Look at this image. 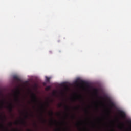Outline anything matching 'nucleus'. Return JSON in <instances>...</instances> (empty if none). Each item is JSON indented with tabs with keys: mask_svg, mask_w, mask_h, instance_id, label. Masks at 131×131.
<instances>
[{
	"mask_svg": "<svg viewBox=\"0 0 131 131\" xmlns=\"http://www.w3.org/2000/svg\"><path fill=\"white\" fill-rule=\"evenodd\" d=\"M5 100H2L0 101V109H3L5 107Z\"/></svg>",
	"mask_w": 131,
	"mask_h": 131,
	"instance_id": "5",
	"label": "nucleus"
},
{
	"mask_svg": "<svg viewBox=\"0 0 131 131\" xmlns=\"http://www.w3.org/2000/svg\"><path fill=\"white\" fill-rule=\"evenodd\" d=\"M46 79L47 82H50V80L51 79V78L48 77H46Z\"/></svg>",
	"mask_w": 131,
	"mask_h": 131,
	"instance_id": "8",
	"label": "nucleus"
},
{
	"mask_svg": "<svg viewBox=\"0 0 131 131\" xmlns=\"http://www.w3.org/2000/svg\"><path fill=\"white\" fill-rule=\"evenodd\" d=\"M31 98L32 99V101L34 104H37L38 103V100H37V97H36V95L33 93H31Z\"/></svg>",
	"mask_w": 131,
	"mask_h": 131,
	"instance_id": "2",
	"label": "nucleus"
},
{
	"mask_svg": "<svg viewBox=\"0 0 131 131\" xmlns=\"http://www.w3.org/2000/svg\"><path fill=\"white\" fill-rule=\"evenodd\" d=\"M20 94L21 93L19 89H17L15 92H14V100L15 102H17V103H20V99L19 98Z\"/></svg>",
	"mask_w": 131,
	"mask_h": 131,
	"instance_id": "1",
	"label": "nucleus"
},
{
	"mask_svg": "<svg viewBox=\"0 0 131 131\" xmlns=\"http://www.w3.org/2000/svg\"><path fill=\"white\" fill-rule=\"evenodd\" d=\"M58 115H61V114H60V113H59V114H58Z\"/></svg>",
	"mask_w": 131,
	"mask_h": 131,
	"instance_id": "27",
	"label": "nucleus"
},
{
	"mask_svg": "<svg viewBox=\"0 0 131 131\" xmlns=\"http://www.w3.org/2000/svg\"><path fill=\"white\" fill-rule=\"evenodd\" d=\"M7 108L9 110L10 112H12L13 111V108H14V105H13V103H10Z\"/></svg>",
	"mask_w": 131,
	"mask_h": 131,
	"instance_id": "4",
	"label": "nucleus"
},
{
	"mask_svg": "<svg viewBox=\"0 0 131 131\" xmlns=\"http://www.w3.org/2000/svg\"><path fill=\"white\" fill-rule=\"evenodd\" d=\"M57 130L61 131V129H58Z\"/></svg>",
	"mask_w": 131,
	"mask_h": 131,
	"instance_id": "24",
	"label": "nucleus"
},
{
	"mask_svg": "<svg viewBox=\"0 0 131 131\" xmlns=\"http://www.w3.org/2000/svg\"><path fill=\"white\" fill-rule=\"evenodd\" d=\"M50 115H51V116H53V114H54V113L53 112V111H51V112H50Z\"/></svg>",
	"mask_w": 131,
	"mask_h": 131,
	"instance_id": "15",
	"label": "nucleus"
},
{
	"mask_svg": "<svg viewBox=\"0 0 131 131\" xmlns=\"http://www.w3.org/2000/svg\"><path fill=\"white\" fill-rule=\"evenodd\" d=\"M47 105H48V106H49V103H47Z\"/></svg>",
	"mask_w": 131,
	"mask_h": 131,
	"instance_id": "26",
	"label": "nucleus"
},
{
	"mask_svg": "<svg viewBox=\"0 0 131 131\" xmlns=\"http://www.w3.org/2000/svg\"><path fill=\"white\" fill-rule=\"evenodd\" d=\"M112 131H114V130H113Z\"/></svg>",
	"mask_w": 131,
	"mask_h": 131,
	"instance_id": "31",
	"label": "nucleus"
},
{
	"mask_svg": "<svg viewBox=\"0 0 131 131\" xmlns=\"http://www.w3.org/2000/svg\"><path fill=\"white\" fill-rule=\"evenodd\" d=\"M9 125H10V126H12V125H13V123H12V122H10V123H9Z\"/></svg>",
	"mask_w": 131,
	"mask_h": 131,
	"instance_id": "17",
	"label": "nucleus"
},
{
	"mask_svg": "<svg viewBox=\"0 0 131 131\" xmlns=\"http://www.w3.org/2000/svg\"><path fill=\"white\" fill-rule=\"evenodd\" d=\"M42 108H43V105H42Z\"/></svg>",
	"mask_w": 131,
	"mask_h": 131,
	"instance_id": "28",
	"label": "nucleus"
},
{
	"mask_svg": "<svg viewBox=\"0 0 131 131\" xmlns=\"http://www.w3.org/2000/svg\"><path fill=\"white\" fill-rule=\"evenodd\" d=\"M54 121L57 123V121L56 120H54Z\"/></svg>",
	"mask_w": 131,
	"mask_h": 131,
	"instance_id": "25",
	"label": "nucleus"
},
{
	"mask_svg": "<svg viewBox=\"0 0 131 131\" xmlns=\"http://www.w3.org/2000/svg\"><path fill=\"white\" fill-rule=\"evenodd\" d=\"M72 118H75V117L74 116H72Z\"/></svg>",
	"mask_w": 131,
	"mask_h": 131,
	"instance_id": "21",
	"label": "nucleus"
},
{
	"mask_svg": "<svg viewBox=\"0 0 131 131\" xmlns=\"http://www.w3.org/2000/svg\"><path fill=\"white\" fill-rule=\"evenodd\" d=\"M65 108L66 109V110H69V107H68V106L65 105Z\"/></svg>",
	"mask_w": 131,
	"mask_h": 131,
	"instance_id": "14",
	"label": "nucleus"
},
{
	"mask_svg": "<svg viewBox=\"0 0 131 131\" xmlns=\"http://www.w3.org/2000/svg\"><path fill=\"white\" fill-rule=\"evenodd\" d=\"M0 127H2V128H5V126H4V125H3V124H0Z\"/></svg>",
	"mask_w": 131,
	"mask_h": 131,
	"instance_id": "13",
	"label": "nucleus"
},
{
	"mask_svg": "<svg viewBox=\"0 0 131 131\" xmlns=\"http://www.w3.org/2000/svg\"><path fill=\"white\" fill-rule=\"evenodd\" d=\"M25 118H28V112H26V115L25 116Z\"/></svg>",
	"mask_w": 131,
	"mask_h": 131,
	"instance_id": "11",
	"label": "nucleus"
},
{
	"mask_svg": "<svg viewBox=\"0 0 131 131\" xmlns=\"http://www.w3.org/2000/svg\"><path fill=\"white\" fill-rule=\"evenodd\" d=\"M46 90L47 91H50V90H51V86H47V87L46 88Z\"/></svg>",
	"mask_w": 131,
	"mask_h": 131,
	"instance_id": "9",
	"label": "nucleus"
},
{
	"mask_svg": "<svg viewBox=\"0 0 131 131\" xmlns=\"http://www.w3.org/2000/svg\"><path fill=\"white\" fill-rule=\"evenodd\" d=\"M62 106H63V104L62 103L58 104L59 108H61V107H62Z\"/></svg>",
	"mask_w": 131,
	"mask_h": 131,
	"instance_id": "12",
	"label": "nucleus"
},
{
	"mask_svg": "<svg viewBox=\"0 0 131 131\" xmlns=\"http://www.w3.org/2000/svg\"><path fill=\"white\" fill-rule=\"evenodd\" d=\"M14 80H16L17 82H20L21 81V79L18 77L17 76H14L13 77Z\"/></svg>",
	"mask_w": 131,
	"mask_h": 131,
	"instance_id": "6",
	"label": "nucleus"
},
{
	"mask_svg": "<svg viewBox=\"0 0 131 131\" xmlns=\"http://www.w3.org/2000/svg\"><path fill=\"white\" fill-rule=\"evenodd\" d=\"M51 124H54V120H53V119H51Z\"/></svg>",
	"mask_w": 131,
	"mask_h": 131,
	"instance_id": "16",
	"label": "nucleus"
},
{
	"mask_svg": "<svg viewBox=\"0 0 131 131\" xmlns=\"http://www.w3.org/2000/svg\"><path fill=\"white\" fill-rule=\"evenodd\" d=\"M41 116H42V114H41Z\"/></svg>",
	"mask_w": 131,
	"mask_h": 131,
	"instance_id": "29",
	"label": "nucleus"
},
{
	"mask_svg": "<svg viewBox=\"0 0 131 131\" xmlns=\"http://www.w3.org/2000/svg\"><path fill=\"white\" fill-rule=\"evenodd\" d=\"M81 82H82V83H86V82H84V81H81Z\"/></svg>",
	"mask_w": 131,
	"mask_h": 131,
	"instance_id": "20",
	"label": "nucleus"
},
{
	"mask_svg": "<svg viewBox=\"0 0 131 131\" xmlns=\"http://www.w3.org/2000/svg\"><path fill=\"white\" fill-rule=\"evenodd\" d=\"M110 106L112 107H115V104H114V103H113L112 101L110 100Z\"/></svg>",
	"mask_w": 131,
	"mask_h": 131,
	"instance_id": "7",
	"label": "nucleus"
},
{
	"mask_svg": "<svg viewBox=\"0 0 131 131\" xmlns=\"http://www.w3.org/2000/svg\"><path fill=\"white\" fill-rule=\"evenodd\" d=\"M85 111L86 113H89V111H88V110H85Z\"/></svg>",
	"mask_w": 131,
	"mask_h": 131,
	"instance_id": "19",
	"label": "nucleus"
},
{
	"mask_svg": "<svg viewBox=\"0 0 131 131\" xmlns=\"http://www.w3.org/2000/svg\"><path fill=\"white\" fill-rule=\"evenodd\" d=\"M21 123L22 124H23L24 125H25L26 122H25V121H24V120H23L21 121Z\"/></svg>",
	"mask_w": 131,
	"mask_h": 131,
	"instance_id": "10",
	"label": "nucleus"
},
{
	"mask_svg": "<svg viewBox=\"0 0 131 131\" xmlns=\"http://www.w3.org/2000/svg\"><path fill=\"white\" fill-rule=\"evenodd\" d=\"M43 122H44V123H46V122H47V120L43 119Z\"/></svg>",
	"mask_w": 131,
	"mask_h": 131,
	"instance_id": "18",
	"label": "nucleus"
},
{
	"mask_svg": "<svg viewBox=\"0 0 131 131\" xmlns=\"http://www.w3.org/2000/svg\"><path fill=\"white\" fill-rule=\"evenodd\" d=\"M75 109H79V107H75Z\"/></svg>",
	"mask_w": 131,
	"mask_h": 131,
	"instance_id": "22",
	"label": "nucleus"
},
{
	"mask_svg": "<svg viewBox=\"0 0 131 131\" xmlns=\"http://www.w3.org/2000/svg\"><path fill=\"white\" fill-rule=\"evenodd\" d=\"M15 124H18V122H16L15 123Z\"/></svg>",
	"mask_w": 131,
	"mask_h": 131,
	"instance_id": "23",
	"label": "nucleus"
},
{
	"mask_svg": "<svg viewBox=\"0 0 131 131\" xmlns=\"http://www.w3.org/2000/svg\"><path fill=\"white\" fill-rule=\"evenodd\" d=\"M117 111L118 112H119L122 118H125V117H126V114H125V112H124V111L121 110H118Z\"/></svg>",
	"mask_w": 131,
	"mask_h": 131,
	"instance_id": "3",
	"label": "nucleus"
},
{
	"mask_svg": "<svg viewBox=\"0 0 131 131\" xmlns=\"http://www.w3.org/2000/svg\"><path fill=\"white\" fill-rule=\"evenodd\" d=\"M67 116H68V114H67Z\"/></svg>",
	"mask_w": 131,
	"mask_h": 131,
	"instance_id": "30",
	"label": "nucleus"
}]
</instances>
